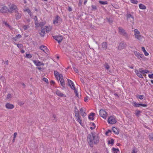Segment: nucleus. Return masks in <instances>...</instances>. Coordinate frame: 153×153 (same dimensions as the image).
Segmentation results:
<instances>
[{
	"label": "nucleus",
	"instance_id": "1",
	"mask_svg": "<svg viewBox=\"0 0 153 153\" xmlns=\"http://www.w3.org/2000/svg\"><path fill=\"white\" fill-rule=\"evenodd\" d=\"M87 140L91 147H92L94 143L97 144L99 142V140L97 137L93 135H88L87 138Z\"/></svg>",
	"mask_w": 153,
	"mask_h": 153
},
{
	"label": "nucleus",
	"instance_id": "2",
	"mask_svg": "<svg viewBox=\"0 0 153 153\" xmlns=\"http://www.w3.org/2000/svg\"><path fill=\"white\" fill-rule=\"evenodd\" d=\"M51 29V27L50 26H45V27H42L41 28V32L40 34L42 36H44L45 33V32L48 33Z\"/></svg>",
	"mask_w": 153,
	"mask_h": 153
},
{
	"label": "nucleus",
	"instance_id": "3",
	"mask_svg": "<svg viewBox=\"0 0 153 153\" xmlns=\"http://www.w3.org/2000/svg\"><path fill=\"white\" fill-rule=\"evenodd\" d=\"M68 82L69 85L70 87L71 88L74 90V92L76 94V96L79 97V94L77 92V91L76 88L74 83L71 80L68 79Z\"/></svg>",
	"mask_w": 153,
	"mask_h": 153
},
{
	"label": "nucleus",
	"instance_id": "4",
	"mask_svg": "<svg viewBox=\"0 0 153 153\" xmlns=\"http://www.w3.org/2000/svg\"><path fill=\"white\" fill-rule=\"evenodd\" d=\"M134 54L137 58L140 61H144L146 60V57H145L143 54H141L137 51H134Z\"/></svg>",
	"mask_w": 153,
	"mask_h": 153
},
{
	"label": "nucleus",
	"instance_id": "5",
	"mask_svg": "<svg viewBox=\"0 0 153 153\" xmlns=\"http://www.w3.org/2000/svg\"><path fill=\"white\" fill-rule=\"evenodd\" d=\"M134 35L135 38L139 41H141L143 37L140 35V31L137 29L134 30Z\"/></svg>",
	"mask_w": 153,
	"mask_h": 153
},
{
	"label": "nucleus",
	"instance_id": "6",
	"mask_svg": "<svg viewBox=\"0 0 153 153\" xmlns=\"http://www.w3.org/2000/svg\"><path fill=\"white\" fill-rule=\"evenodd\" d=\"M33 63L37 66V69L40 70L42 69V68L40 66L43 67L44 65V64L40 61L39 60H33Z\"/></svg>",
	"mask_w": 153,
	"mask_h": 153
},
{
	"label": "nucleus",
	"instance_id": "7",
	"mask_svg": "<svg viewBox=\"0 0 153 153\" xmlns=\"http://www.w3.org/2000/svg\"><path fill=\"white\" fill-rule=\"evenodd\" d=\"M18 10L17 6L14 4H11L9 6V12L11 13L16 12Z\"/></svg>",
	"mask_w": 153,
	"mask_h": 153
},
{
	"label": "nucleus",
	"instance_id": "8",
	"mask_svg": "<svg viewBox=\"0 0 153 153\" xmlns=\"http://www.w3.org/2000/svg\"><path fill=\"white\" fill-rule=\"evenodd\" d=\"M116 118L114 116H111L108 118V123L111 124H114L117 122Z\"/></svg>",
	"mask_w": 153,
	"mask_h": 153
},
{
	"label": "nucleus",
	"instance_id": "9",
	"mask_svg": "<svg viewBox=\"0 0 153 153\" xmlns=\"http://www.w3.org/2000/svg\"><path fill=\"white\" fill-rule=\"evenodd\" d=\"M100 116L104 119H106L108 114L103 109L100 110L99 112Z\"/></svg>",
	"mask_w": 153,
	"mask_h": 153
},
{
	"label": "nucleus",
	"instance_id": "10",
	"mask_svg": "<svg viewBox=\"0 0 153 153\" xmlns=\"http://www.w3.org/2000/svg\"><path fill=\"white\" fill-rule=\"evenodd\" d=\"M0 11L2 13H5L8 12L7 7L4 5H0Z\"/></svg>",
	"mask_w": 153,
	"mask_h": 153
},
{
	"label": "nucleus",
	"instance_id": "11",
	"mask_svg": "<svg viewBox=\"0 0 153 153\" xmlns=\"http://www.w3.org/2000/svg\"><path fill=\"white\" fill-rule=\"evenodd\" d=\"M143 69L142 68H140L138 70H136L135 72L136 75L140 78H143L142 74H143Z\"/></svg>",
	"mask_w": 153,
	"mask_h": 153
},
{
	"label": "nucleus",
	"instance_id": "12",
	"mask_svg": "<svg viewBox=\"0 0 153 153\" xmlns=\"http://www.w3.org/2000/svg\"><path fill=\"white\" fill-rule=\"evenodd\" d=\"M119 33L123 36H127V33L125 32V30L122 27H118Z\"/></svg>",
	"mask_w": 153,
	"mask_h": 153
},
{
	"label": "nucleus",
	"instance_id": "13",
	"mask_svg": "<svg viewBox=\"0 0 153 153\" xmlns=\"http://www.w3.org/2000/svg\"><path fill=\"white\" fill-rule=\"evenodd\" d=\"M60 17L58 16H56L55 19L53 20V24L55 25H58L60 23Z\"/></svg>",
	"mask_w": 153,
	"mask_h": 153
},
{
	"label": "nucleus",
	"instance_id": "14",
	"mask_svg": "<svg viewBox=\"0 0 153 153\" xmlns=\"http://www.w3.org/2000/svg\"><path fill=\"white\" fill-rule=\"evenodd\" d=\"M40 49L42 50L45 53L48 54L49 50L47 47L44 45H42L40 47Z\"/></svg>",
	"mask_w": 153,
	"mask_h": 153
},
{
	"label": "nucleus",
	"instance_id": "15",
	"mask_svg": "<svg viewBox=\"0 0 153 153\" xmlns=\"http://www.w3.org/2000/svg\"><path fill=\"white\" fill-rule=\"evenodd\" d=\"M53 38L58 41L59 43H60L62 40L63 36H53Z\"/></svg>",
	"mask_w": 153,
	"mask_h": 153
},
{
	"label": "nucleus",
	"instance_id": "16",
	"mask_svg": "<svg viewBox=\"0 0 153 153\" xmlns=\"http://www.w3.org/2000/svg\"><path fill=\"white\" fill-rule=\"evenodd\" d=\"M133 106L135 107H138L140 106L144 107H146L147 106V105L146 104L137 103L135 102H133Z\"/></svg>",
	"mask_w": 153,
	"mask_h": 153
},
{
	"label": "nucleus",
	"instance_id": "17",
	"mask_svg": "<svg viewBox=\"0 0 153 153\" xmlns=\"http://www.w3.org/2000/svg\"><path fill=\"white\" fill-rule=\"evenodd\" d=\"M60 81V84L61 85L64 87L65 85L64 80L63 78L62 75H59V78Z\"/></svg>",
	"mask_w": 153,
	"mask_h": 153
},
{
	"label": "nucleus",
	"instance_id": "18",
	"mask_svg": "<svg viewBox=\"0 0 153 153\" xmlns=\"http://www.w3.org/2000/svg\"><path fill=\"white\" fill-rule=\"evenodd\" d=\"M127 19H131V23L133 24L134 23V18L131 14H128L127 15Z\"/></svg>",
	"mask_w": 153,
	"mask_h": 153
},
{
	"label": "nucleus",
	"instance_id": "19",
	"mask_svg": "<svg viewBox=\"0 0 153 153\" xmlns=\"http://www.w3.org/2000/svg\"><path fill=\"white\" fill-rule=\"evenodd\" d=\"M56 94L58 96L60 97H66V96L62 93L61 92V91L59 90H57L56 91Z\"/></svg>",
	"mask_w": 153,
	"mask_h": 153
},
{
	"label": "nucleus",
	"instance_id": "20",
	"mask_svg": "<svg viewBox=\"0 0 153 153\" xmlns=\"http://www.w3.org/2000/svg\"><path fill=\"white\" fill-rule=\"evenodd\" d=\"M5 106L6 108L8 109H12L14 108V106L13 105L9 103L6 104Z\"/></svg>",
	"mask_w": 153,
	"mask_h": 153
},
{
	"label": "nucleus",
	"instance_id": "21",
	"mask_svg": "<svg viewBox=\"0 0 153 153\" xmlns=\"http://www.w3.org/2000/svg\"><path fill=\"white\" fill-rule=\"evenodd\" d=\"M126 47V45L123 43H120L118 47V49L121 50L124 48Z\"/></svg>",
	"mask_w": 153,
	"mask_h": 153
},
{
	"label": "nucleus",
	"instance_id": "22",
	"mask_svg": "<svg viewBox=\"0 0 153 153\" xmlns=\"http://www.w3.org/2000/svg\"><path fill=\"white\" fill-rule=\"evenodd\" d=\"M80 112L82 116L85 117L86 116V113L83 108H81L80 109Z\"/></svg>",
	"mask_w": 153,
	"mask_h": 153
},
{
	"label": "nucleus",
	"instance_id": "23",
	"mask_svg": "<svg viewBox=\"0 0 153 153\" xmlns=\"http://www.w3.org/2000/svg\"><path fill=\"white\" fill-rule=\"evenodd\" d=\"M102 48L104 50H106L107 48V44L106 42H104L101 44Z\"/></svg>",
	"mask_w": 153,
	"mask_h": 153
},
{
	"label": "nucleus",
	"instance_id": "24",
	"mask_svg": "<svg viewBox=\"0 0 153 153\" xmlns=\"http://www.w3.org/2000/svg\"><path fill=\"white\" fill-rule=\"evenodd\" d=\"M75 117H76V118L77 120L78 121V122L79 123H80V125H81L82 124V120L81 119V117L80 116H79V115H77H77Z\"/></svg>",
	"mask_w": 153,
	"mask_h": 153
},
{
	"label": "nucleus",
	"instance_id": "25",
	"mask_svg": "<svg viewBox=\"0 0 153 153\" xmlns=\"http://www.w3.org/2000/svg\"><path fill=\"white\" fill-rule=\"evenodd\" d=\"M94 115L95 114L94 113H91L88 116V118L90 120H93L94 119Z\"/></svg>",
	"mask_w": 153,
	"mask_h": 153
},
{
	"label": "nucleus",
	"instance_id": "26",
	"mask_svg": "<svg viewBox=\"0 0 153 153\" xmlns=\"http://www.w3.org/2000/svg\"><path fill=\"white\" fill-rule=\"evenodd\" d=\"M54 74L55 77L57 79H58V78H59V75H62L61 74H59L57 71H54Z\"/></svg>",
	"mask_w": 153,
	"mask_h": 153
},
{
	"label": "nucleus",
	"instance_id": "27",
	"mask_svg": "<svg viewBox=\"0 0 153 153\" xmlns=\"http://www.w3.org/2000/svg\"><path fill=\"white\" fill-rule=\"evenodd\" d=\"M22 36L20 34L16 35L15 37L13 38V39L15 41H17V39H20L22 37Z\"/></svg>",
	"mask_w": 153,
	"mask_h": 153
},
{
	"label": "nucleus",
	"instance_id": "28",
	"mask_svg": "<svg viewBox=\"0 0 153 153\" xmlns=\"http://www.w3.org/2000/svg\"><path fill=\"white\" fill-rule=\"evenodd\" d=\"M139 7L140 9L144 10L146 8V6L143 4H140L139 5Z\"/></svg>",
	"mask_w": 153,
	"mask_h": 153
},
{
	"label": "nucleus",
	"instance_id": "29",
	"mask_svg": "<svg viewBox=\"0 0 153 153\" xmlns=\"http://www.w3.org/2000/svg\"><path fill=\"white\" fill-rule=\"evenodd\" d=\"M24 12H26L27 13H28L30 15H31V12L30 10L28 8H27L25 9L24 10Z\"/></svg>",
	"mask_w": 153,
	"mask_h": 153
},
{
	"label": "nucleus",
	"instance_id": "30",
	"mask_svg": "<svg viewBox=\"0 0 153 153\" xmlns=\"http://www.w3.org/2000/svg\"><path fill=\"white\" fill-rule=\"evenodd\" d=\"M112 130H113V132H114L115 134H118V131L117 129L116 128H115V127H113Z\"/></svg>",
	"mask_w": 153,
	"mask_h": 153
},
{
	"label": "nucleus",
	"instance_id": "31",
	"mask_svg": "<svg viewBox=\"0 0 153 153\" xmlns=\"http://www.w3.org/2000/svg\"><path fill=\"white\" fill-rule=\"evenodd\" d=\"M14 44L17 45V47L20 49H22L23 47V46L21 44H16L15 43Z\"/></svg>",
	"mask_w": 153,
	"mask_h": 153
},
{
	"label": "nucleus",
	"instance_id": "32",
	"mask_svg": "<svg viewBox=\"0 0 153 153\" xmlns=\"http://www.w3.org/2000/svg\"><path fill=\"white\" fill-rule=\"evenodd\" d=\"M140 113L141 111H140L139 110H137L135 111V114L136 116H137V117H138L140 116Z\"/></svg>",
	"mask_w": 153,
	"mask_h": 153
},
{
	"label": "nucleus",
	"instance_id": "33",
	"mask_svg": "<svg viewBox=\"0 0 153 153\" xmlns=\"http://www.w3.org/2000/svg\"><path fill=\"white\" fill-rule=\"evenodd\" d=\"M112 150L114 153H117L119 151V149H116L114 148H112Z\"/></svg>",
	"mask_w": 153,
	"mask_h": 153
},
{
	"label": "nucleus",
	"instance_id": "34",
	"mask_svg": "<svg viewBox=\"0 0 153 153\" xmlns=\"http://www.w3.org/2000/svg\"><path fill=\"white\" fill-rule=\"evenodd\" d=\"M111 130H109L105 133V135L107 136H109L111 134Z\"/></svg>",
	"mask_w": 153,
	"mask_h": 153
},
{
	"label": "nucleus",
	"instance_id": "35",
	"mask_svg": "<svg viewBox=\"0 0 153 153\" xmlns=\"http://www.w3.org/2000/svg\"><path fill=\"white\" fill-rule=\"evenodd\" d=\"M104 67L107 70H108L110 68V66L107 63H105L104 65Z\"/></svg>",
	"mask_w": 153,
	"mask_h": 153
},
{
	"label": "nucleus",
	"instance_id": "36",
	"mask_svg": "<svg viewBox=\"0 0 153 153\" xmlns=\"http://www.w3.org/2000/svg\"><path fill=\"white\" fill-rule=\"evenodd\" d=\"M99 2L102 4H108V2L107 1H99Z\"/></svg>",
	"mask_w": 153,
	"mask_h": 153
},
{
	"label": "nucleus",
	"instance_id": "37",
	"mask_svg": "<svg viewBox=\"0 0 153 153\" xmlns=\"http://www.w3.org/2000/svg\"><path fill=\"white\" fill-rule=\"evenodd\" d=\"M4 23L6 27H8L9 28H10L11 27L10 25H9L6 22H4Z\"/></svg>",
	"mask_w": 153,
	"mask_h": 153
},
{
	"label": "nucleus",
	"instance_id": "38",
	"mask_svg": "<svg viewBox=\"0 0 153 153\" xmlns=\"http://www.w3.org/2000/svg\"><path fill=\"white\" fill-rule=\"evenodd\" d=\"M74 113L75 116L77 115H77H79L78 111L77 109L76 108L75 109Z\"/></svg>",
	"mask_w": 153,
	"mask_h": 153
},
{
	"label": "nucleus",
	"instance_id": "39",
	"mask_svg": "<svg viewBox=\"0 0 153 153\" xmlns=\"http://www.w3.org/2000/svg\"><path fill=\"white\" fill-rule=\"evenodd\" d=\"M32 57V55L29 54H26L25 57L27 58L30 59Z\"/></svg>",
	"mask_w": 153,
	"mask_h": 153
},
{
	"label": "nucleus",
	"instance_id": "40",
	"mask_svg": "<svg viewBox=\"0 0 153 153\" xmlns=\"http://www.w3.org/2000/svg\"><path fill=\"white\" fill-rule=\"evenodd\" d=\"M114 140L113 139H112L110 140H109L108 141V143L109 144H111L113 145L114 144Z\"/></svg>",
	"mask_w": 153,
	"mask_h": 153
},
{
	"label": "nucleus",
	"instance_id": "41",
	"mask_svg": "<svg viewBox=\"0 0 153 153\" xmlns=\"http://www.w3.org/2000/svg\"><path fill=\"white\" fill-rule=\"evenodd\" d=\"M131 2L134 4H137L138 3V1L137 0H130Z\"/></svg>",
	"mask_w": 153,
	"mask_h": 153
},
{
	"label": "nucleus",
	"instance_id": "42",
	"mask_svg": "<svg viewBox=\"0 0 153 153\" xmlns=\"http://www.w3.org/2000/svg\"><path fill=\"white\" fill-rule=\"evenodd\" d=\"M12 95L10 94H9L7 95V99L8 100H10L12 98Z\"/></svg>",
	"mask_w": 153,
	"mask_h": 153
},
{
	"label": "nucleus",
	"instance_id": "43",
	"mask_svg": "<svg viewBox=\"0 0 153 153\" xmlns=\"http://www.w3.org/2000/svg\"><path fill=\"white\" fill-rule=\"evenodd\" d=\"M149 138L150 140L153 141V134H151L149 135Z\"/></svg>",
	"mask_w": 153,
	"mask_h": 153
},
{
	"label": "nucleus",
	"instance_id": "44",
	"mask_svg": "<svg viewBox=\"0 0 153 153\" xmlns=\"http://www.w3.org/2000/svg\"><path fill=\"white\" fill-rule=\"evenodd\" d=\"M137 150L135 148H134L132 149L131 153H137Z\"/></svg>",
	"mask_w": 153,
	"mask_h": 153
},
{
	"label": "nucleus",
	"instance_id": "45",
	"mask_svg": "<svg viewBox=\"0 0 153 153\" xmlns=\"http://www.w3.org/2000/svg\"><path fill=\"white\" fill-rule=\"evenodd\" d=\"M143 74H144L145 73H146V74L148 73L149 72V71L148 70H143Z\"/></svg>",
	"mask_w": 153,
	"mask_h": 153
},
{
	"label": "nucleus",
	"instance_id": "46",
	"mask_svg": "<svg viewBox=\"0 0 153 153\" xmlns=\"http://www.w3.org/2000/svg\"><path fill=\"white\" fill-rule=\"evenodd\" d=\"M73 69H74V71L76 73H78V71L77 69L75 67H73Z\"/></svg>",
	"mask_w": 153,
	"mask_h": 153
},
{
	"label": "nucleus",
	"instance_id": "47",
	"mask_svg": "<svg viewBox=\"0 0 153 153\" xmlns=\"http://www.w3.org/2000/svg\"><path fill=\"white\" fill-rule=\"evenodd\" d=\"M148 76L150 79H153V74H149Z\"/></svg>",
	"mask_w": 153,
	"mask_h": 153
},
{
	"label": "nucleus",
	"instance_id": "48",
	"mask_svg": "<svg viewBox=\"0 0 153 153\" xmlns=\"http://www.w3.org/2000/svg\"><path fill=\"white\" fill-rule=\"evenodd\" d=\"M28 27V26L27 25H24L23 26V28L25 30H27Z\"/></svg>",
	"mask_w": 153,
	"mask_h": 153
},
{
	"label": "nucleus",
	"instance_id": "49",
	"mask_svg": "<svg viewBox=\"0 0 153 153\" xmlns=\"http://www.w3.org/2000/svg\"><path fill=\"white\" fill-rule=\"evenodd\" d=\"M42 79L43 81H45V82H48V79L45 77H44Z\"/></svg>",
	"mask_w": 153,
	"mask_h": 153
},
{
	"label": "nucleus",
	"instance_id": "50",
	"mask_svg": "<svg viewBox=\"0 0 153 153\" xmlns=\"http://www.w3.org/2000/svg\"><path fill=\"white\" fill-rule=\"evenodd\" d=\"M143 53L146 56H148L149 55V53L146 51H144Z\"/></svg>",
	"mask_w": 153,
	"mask_h": 153
},
{
	"label": "nucleus",
	"instance_id": "51",
	"mask_svg": "<svg viewBox=\"0 0 153 153\" xmlns=\"http://www.w3.org/2000/svg\"><path fill=\"white\" fill-rule=\"evenodd\" d=\"M91 7L93 9L96 10L97 9V7L95 5H91Z\"/></svg>",
	"mask_w": 153,
	"mask_h": 153
},
{
	"label": "nucleus",
	"instance_id": "52",
	"mask_svg": "<svg viewBox=\"0 0 153 153\" xmlns=\"http://www.w3.org/2000/svg\"><path fill=\"white\" fill-rule=\"evenodd\" d=\"M17 135V132L14 133L13 134V138H16Z\"/></svg>",
	"mask_w": 153,
	"mask_h": 153
},
{
	"label": "nucleus",
	"instance_id": "53",
	"mask_svg": "<svg viewBox=\"0 0 153 153\" xmlns=\"http://www.w3.org/2000/svg\"><path fill=\"white\" fill-rule=\"evenodd\" d=\"M53 117L54 119L55 120H56V116L55 114H53Z\"/></svg>",
	"mask_w": 153,
	"mask_h": 153
},
{
	"label": "nucleus",
	"instance_id": "54",
	"mask_svg": "<svg viewBox=\"0 0 153 153\" xmlns=\"http://www.w3.org/2000/svg\"><path fill=\"white\" fill-rule=\"evenodd\" d=\"M143 97H144V96L143 95H140L139 96V98L140 100H142L143 99Z\"/></svg>",
	"mask_w": 153,
	"mask_h": 153
},
{
	"label": "nucleus",
	"instance_id": "55",
	"mask_svg": "<svg viewBox=\"0 0 153 153\" xmlns=\"http://www.w3.org/2000/svg\"><path fill=\"white\" fill-rule=\"evenodd\" d=\"M141 49L142 51H143V52L146 51L145 48L143 47H141Z\"/></svg>",
	"mask_w": 153,
	"mask_h": 153
},
{
	"label": "nucleus",
	"instance_id": "56",
	"mask_svg": "<svg viewBox=\"0 0 153 153\" xmlns=\"http://www.w3.org/2000/svg\"><path fill=\"white\" fill-rule=\"evenodd\" d=\"M88 97H86L85 98H84V100L85 102H86L87 101V100H88Z\"/></svg>",
	"mask_w": 153,
	"mask_h": 153
},
{
	"label": "nucleus",
	"instance_id": "57",
	"mask_svg": "<svg viewBox=\"0 0 153 153\" xmlns=\"http://www.w3.org/2000/svg\"><path fill=\"white\" fill-rule=\"evenodd\" d=\"M21 17V14H19V15L16 16V18L17 19H19Z\"/></svg>",
	"mask_w": 153,
	"mask_h": 153
},
{
	"label": "nucleus",
	"instance_id": "58",
	"mask_svg": "<svg viewBox=\"0 0 153 153\" xmlns=\"http://www.w3.org/2000/svg\"><path fill=\"white\" fill-rule=\"evenodd\" d=\"M68 10L69 11H71L72 10L71 8L70 7H68Z\"/></svg>",
	"mask_w": 153,
	"mask_h": 153
},
{
	"label": "nucleus",
	"instance_id": "59",
	"mask_svg": "<svg viewBox=\"0 0 153 153\" xmlns=\"http://www.w3.org/2000/svg\"><path fill=\"white\" fill-rule=\"evenodd\" d=\"M45 24V23H40L39 24V25L41 26H43Z\"/></svg>",
	"mask_w": 153,
	"mask_h": 153
},
{
	"label": "nucleus",
	"instance_id": "60",
	"mask_svg": "<svg viewBox=\"0 0 153 153\" xmlns=\"http://www.w3.org/2000/svg\"><path fill=\"white\" fill-rule=\"evenodd\" d=\"M95 128V126H94L93 127H90V128L91 130H93V129H94Z\"/></svg>",
	"mask_w": 153,
	"mask_h": 153
},
{
	"label": "nucleus",
	"instance_id": "61",
	"mask_svg": "<svg viewBox=\"0 0 153 153\" xmlns=\"http://www.w3.org/2000/svg\"><path fill=\"white\" fill-rule=\"evenodd\" d=\"M87 1H88L87 0H85L84 2V4L85 5L86 4V3L87 2Z\"/></svg>",
	"mask_w": 153,
	"mask_h": 153
},
{
	"label": "nucleus",
	"instance_id": "62",
	"mask_svg": "<svg viewBox=\"0 0 153 153\" xmlns=\"http://www.w3.org/2000/svg\"><path fill=\"white\" fill-rule=\"evenodd\" d=\"M21 52L22 53H23L25 52V51L24 50H22L21 51Z\"/></svg>",
	"mask_w": 153,
	"mask_h": 153
},
{
	"label": "nucleus",
	"instance_id": "63",
	"mask_svg": "<svg viewBox=\"0 0 153 153\" xmlns=\"http://www.w3.org/2000/svg\"><path fill=\"white\" fill-rule=\"evenodd\" d=\"M82 4V2L81 1V0H79V4L81 5Z\"/></svg>",
	"mask_w": 153,
	"mask_h": 153
},
{
	"label": "nucleus",
	"instance_id": "64",
	"mask_svg": "<svg viewBox=\"0 0 153 153\" xmlns=\"http://www.w3.org/2000/svg\"><path fill=\"white\" fill-rule=\"evenodd\" d=\"M51 83L52 84H54L55 82L53 81H52L51 82Z\"/></svg>",
	"mask_w": 153,
	"mask_h": 153
}]
</instances>
